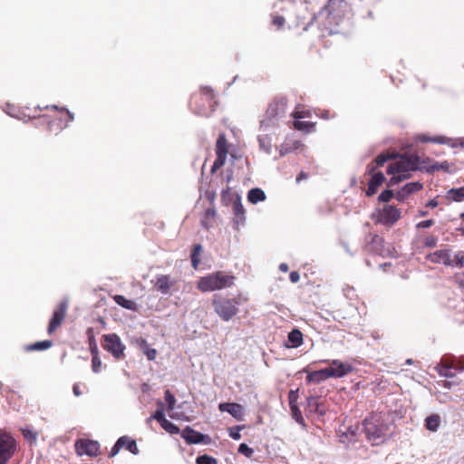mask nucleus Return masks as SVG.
I'll use <instances>...</instances> for the list:
<instances>
[{
  "label": "nucleus",
  "mask_w": 464,
  "mask_h": 464,
  "mask_svg": "<svg viewBox=\"0 0 464 464\" xmlns=\"http://www.w3.org/2000/svg\"><path fill=\"white\" fill-rule=\"evenodd\" d=\"M425 166H421V160L417 154L404 153L401 155L397 161L390 164L387 173L392 175L388 186H394L403 179L411 177V171L422 170Z\"/></svg>",
  "instance_id": "nucleus-1"
},
{
  "label": "nucleus",
  "mask_w": 464,
  "mask_h": 464,
  "mask_svg": "<svg viewBox=\"0 0 464 464\" xmlns=\"http://www.w3.org/2000/svg\"><path fill=\"white\" fill-rule=\"evenodd\" d=\"M248 298L238 294L234 298H227L222 295H214L212 306L215 313L225 322H228L239 313L238 305L246 303Z\"/></svg>",
  "instance_id": "nucleus-2"
},
{
  "label": "nucleus",
  "mask_w": 464,
  "mask_h": 464,
  "mask_svg": "<svg viewBox=\"0 0 464 464\" xmlns=\"http://www.w3.org/2000/svg\"><path fill=\"white\" fill-rule=\"evenodd\" d=\"M236 277L222 271L200 277L197 288L201 292H213L234 285Z\"/></svg>",
  "instance_id": "nucleus-3"
},
{
  "label": "nucleus",
  "mask_w": 464,
  "mask_h": 464,
  "mask_svg": "<svg viewBox=\"0 0 464 464\" xmlns=\"http://www.w3.org/2000/svg\"><path fill=\"white\" fill-rule=\"evenodd\" d=\"M36 110L42 111L43 108L37 106ZM46 110H53L56 111L59 114V117L53 120H51L47 122V130L50 132H53L54 134L60 133L63 129L67 128L69 123L74 120L73 113H72L65 107H58L56 105H46L44 107Z\"/></svg>",
  "instance_id": "nucleus-4"
},
{
  "label": "nucleus",
  "mask_w": 464,
  "mask_h": 464,
  "mask_svg": "<svg viewBox=\"0 0 464 464\" xmlns=\"http://www.w3.org/2000/svg\"><path fill=\"white\" fill-rule=\"evenodd\" d=\"M288 101L284 96L276 97L269 104L266 111L262 124H272L285 117Z\"/></svg>",
  "instance_id": "nucleus-5"
},
{
  "label": "nucleus",
  "mask_w": 464,
  "mask_h": 464,
  "mask_svg": "<svg viewBox=\"0 0 464 464\" xmlns=\"http://www.w3.org/2000/svg\"><path fill=\"white\" fill-rule=\"evenodd\" d=\"M215 95L213 91L208 87L200 89L199 93L193 94L190 100V107L193 111L201 116H208L206 103L212 106Z\"/></svg>",
  "instance_id": "nucleus-6"
},
{
  "label": "nucleus",
  "mask_w": 464,
  "mask_h": 464,
  "mask_svg": "<svg viewBox=\"0 0 464 464\" xmlns=\"http://www.w3.org/2000/svg\"><path fill=\"white\" fill-rule=\"evenodd\" d=\"M102 343L104 350L111 353L116 360L125 358V345L121 343L120 337L116 334H108L102 336Z\"/></svg>",
  "instance_id": "nucleus-7"
},
{
  "label": "nucleus",
  "mask_w": 464,
  "mask_h": 464,
  "mask_svg": "<svg viewBox=\"0 0 464 464\" xmlns=\"http://www.w3.org/2000/svg\"><path fill=\"white\" fill-rule=\"evenodd\" d=\"M215 151L217 157L211 168L212 173H215L225 165L227 154L229 153V144L225 133L218 135L216 141Z\"/></svg>",
  "instance_id": "nucleus-8"
},
{
  "label": "nucleus",
  "mask_w": 464,
  "mask_h": 464,
  "mask_svg": "<svg viewBox=\"0 0 464 464\" xmlns=\"http://www.w3.org/2000/svg\"><path fill=\"white\" fill-rule=\"evenodd\" d=\"M15 450V440L6 432H0V464H6Z\"/></svg>",
  "instance_id": "nucleus-9"
},
{
  "label": "nucleus",
  "mask_w": 464,
  "mask_h": 464,
  "mask_svg": "<svg viewBox=\"0 0 464 464\" xmlns=\"http://www.w3.org/2000/svg\"><path fill=\"white\" fill-rule=\"evenodd\" d=\"M74 446L79 456L97 457L100 454V444L96 440L80 439L76 440Z\"/></svg>",
  "instance_id": "nucleus-10"
},
{
  "label": "nucleus",
  "mask_w": 464,
  "mask_h": 464,
  "mask_svg": "<svg viewBox=\"0 0 464 464\" xmlns=\"http://www.w3.org/2000/svg\"><path fill=\"white\" fill-rule=\"evenodd\" d=\"M67 308L68 304L66 302H61L57 305L47 327L49 334H53L62 325L67 314Z\"/></svg>",
  "instance_id": "nucleus-11"
},
{
  "label": "nucleus",
  "mask_w": 464,
  "mask_h": 464,
  "mask_svg": "<svg viewBox=\"0 0 464 464\" xmlns=\"http://www.w3.org/2000/svg\"><path fill=\"white\" fill-rule=\"evenodd\" d=\"M377 422L374 417L365 419L363 421L364 432L369 440L375 441L385 435L384 428Z\"/></svg>",
  "instance_id": "nucleus-12"
},
{
  "label": "nucleus",
  "mask_w": 464,
  "mask_h": 464,
  "mask_svg": "<svg viewBox=\"0 0 464 464\" xmlns=\"http://www.w3.org/2000/svg\"><path fill=\"white\" fill-rule=\"evenodd\" d=\"M435 370L440 376L442 377H454L456 372V357L451 355H445L441 358L440 362L435 367Z\"/></svg>",
  "instance_id": "nucleus-13"
},
{
  "label": "nucleus",
  "mask_w": 464,
  "mask_h": 464,
  "mask_svg": "<svg viewBox=\"0 0 464 464\" xmlns=\"http://www.w3.org/2000/svg\"><path fill=\"white\" fill-rule=\"evenodd\" d=\"M401 218V211L393 206H384L382 210L379 211L377 222L391 226L397 222Z\"/></svg>",
  "instance_id": "nucleus-14"
},
{
  "label": "nucleus",
  "mask_w": 464,
  "mask_h": 464,
  "mask_svg": "<svg viewBox=\"0 0 464 464\" xmlns=\"http://www.w3.org/2000/svg\"><path fill=\"white\" fill-rule=\"evenodd\" d=\"M330 364L326 369L331 378H342L353 371L352 365L339 360H333Z\"/></svg>",
  "instance_id": "nucleus-15"
},
{
  "label": "nucleus",
  "mask_w": 464,
  "mask_h": 464,
  "mask_svg": "<svg viewBox=\"0 0 464 464\" xmlns=\"http://www.w3.org/2000/svg\"><path fill=\"white\" fill-rule=\"evenodd\" d=\"M369 175L371 176V179L368 181L366 196L372 197L377 192L378 188L385 181V177L383 173L381 171H374L373 173Z\"/></svg>",
  "instance_id": "nucleus-16"
},
{
  "label": "nucleus",
  "mask_w": 464,
  "mask_h": 464,
  "mask_svg": "<svg viewBox=\"0 0 464 464\" xmlns=\"http://www.w3.org/2000/svg\"><path fill=\"white\" fill-rule=\"evenodd\" d=\"M423 188L420 182H411L403 186L395 195L398 201H404L411 194L418 192Z\"/></svg>",
  "instance_id": "nucleus-17"
},
{
  "label": "nucleus",
  "mask_w": 464,
  "mask_h": 464,
  "mask_svg": "<svg viewBox=\"0 0 464 464\" xmlns=\"http://www.w3.org/2000/svg\"><path fill=\"white\" fill-rule=\"evenodd\" d=\"M175 285V280L169 275H160L157 276L154 287L163 295L169 294L170 288Z\"/></svg>",
  "instance_id": "nucleus-18"
},
{
  "label": "nucleus",
  "mask_w": 464,
  "mask_h": 464,
  "mask_svg": "<svg viewBox=\"0 0 464 464\" xmlns=\"http://www.w3.org/2000/svg\"><path fill=\"white\" fill-rule=\"evenodd\" d=\"M306 411L310 414H317L318 416H324L326 413L324 404L319 401L318 397L314 396L307 398Z\"/></svg>",
  "instance_id": "nucleus-19"
},
{
  "label": "nucleus",
  "mask_w": 464,
  "mask_h": 464,
  "mask_svg": "<svg viewBox=\"0 0 464 464\" xmlns=\"http://www.w3.org/2000/svg\"><path fill=\"white\" fill-rule=\"evenodd\" d=\"M182 438L186 440L188 444H198L204 441L205 436L193 430L190 427H186L181 434Z\"/></svg>",
  "instance_id": "nucleus-20"
},
{
  "label": "nucleus",
  "mask_w": 464,
  "mask_h": 464,
  "mask_svg": "<svg viewBox=\"0 0 464 464\" xmlns=\"http://www.w3.org/2000/svg\"><path fill=\"white\" fill-rule=\"evenodd\" d=\"M395 158L393 153H382L376 157L374 160L370 162L366 167V174L373 173L378 167L383 166V164Z\"/></svg>",
  "instance_id": "nucleus-21"
},
{
  "label": "nucleus",
  "mask_w": 464,
  "mask_h": 464,
  "mask_svg": "<svg viewBox=\"0 0 464 464\" xmlns=\"http://www.w3.org/2000/svg\"><path fill=\"white\" fill-rule=\"evenodd\" d=\"M427 259L435 264L451 265L448 251L443 249L429 254Z\"/></svg>",
  "instance_id": "nucleus-22"
},
{
  "label": "nucleus",
  "mask_w": 464,
  "mask_h": 464,
  "mask_svg": "<svg viewBox=\"0 0 464 464\" xmlns=\"http://www.w3.org/2000/svg\"><path fill=\"white\" fill-rule=\"evenodd\" d=\"M331 378L326 368L308 372L306 376L307 382L320 383Z\"/></svg>",
  "instance_id": "nucleus-23"
},
{
  "label": "nucleus",
  "mask_w": 464,
  "mask_h": 464,
  "mask_svg": "<svg viewBox=\"0 0 464 464\" xmlns=\"http://www.w3.org/2000/svg\"><path fill=\"white\" fill-rule=\"evenodd\" d=\"M113 301L120 306L130 310V311H136L137 310V304L134 301L127 299L125 296L121 295H115L112 297Z\"/></svg>",
  "instance_id": "nucleus-24"
},
{
  "label": "nucleus",
  "mask_w": 464,
  "mask_h": 464,
  "mask_svg": "<svg viewBox=\"0 0 464 464\" xmlns=\"http://www.w3.org/2000/svg\"><path fill=\"white\" fill-rule=\"evenodd\" d=\"M446 198L450 201L461 202L464 200V187L450 188L446 193Z\"/></svg>",
  "instance_id": "nucleus-25"
},
{
  "label": "nucleus",
  "mask_w": 464,
  "mask_h": 464,
  "mask_svg": "<svg viewBox=\"0 0 464 464\" xmlns=\"http://www.w3.org/2000/svg\"><path fill=\"white\" fill-rule=\"evenodd\" d=\"M247 199L250 203L256 204L266 199V194L261 188H255L248 191Z\"/></svg>",
  "instance_id": "nucleus-26"
},
{
  "label": "nucleus",
  "mask_w": 464,
  "mask_h": 464,
  "mask_svg": "<svg viewBox=\"0 0 464 464\" xmlns=\"http://www.w3.org/2000/svg\"><path fill=\"white\" fill-rule=\"evenodd\" d=\"M233 211L237 224L243 223L245 221V208L239 198L234 201Z\"/></svg>",
  "instance_id": "nucleus-27"
},
{
  "label": "nucleus",
  "mask_w": 464,
  "mask_h": 464,
  "mask_svg": "<svg viewBox=\"0 0 464 464\" xmlns=\"http://www.w3.org/2000/svg\"><path fill=\"white\" fill-rule=\"evenodd\" d=\"M53 346V342L51 340H44L41 342H36L34 343L28 344L24 347L26 352L33 351H44L51 348Z\"/></svg>",
  "instance_id": "nucleus-28"
},
{
  "label": "nucleus",
  "mask_w": 464,
  "mask_h": 464,
  "mask_svg": "<svg viewBox=\"0 0 464 464\" xmlns=\"http://www.w3.org/2000/svg\"><path fill=\"white\" fill-rule=\"evenodd\" d=\"M440 425V417L438 414H431L425 419V427L430 431H436Z\"/></svg>",
  "instance_id": "nucleus-29"
},
{
  "label": "nucleus",
  "mask_w": 464,
  "mask_h": 464,
  "mask_svg": "<svg viewBox=\"0 0 464 464\" xmlns=\"http://www.w3.org/2000/svg\"><path fill=\"white\" fill-rule=\"evenodd\" d=\"M288 341L291 343L292 347H299L303 343V334L298 329H293L288 334Z\"/></svg>",
  "instance_id": "nucleus-30"
},
{
  "label": "nucleus",
  "mask_w": 464,
  "mask_h": 464,
  "mask_svg": "<svg viewBox=\"0 0 464 464\" xmlns=\"http://www.w3.org/2000/svg\"><path fill=\"white\" fill-rule=\"evenodd\" d=\"M120 440H123L122 448H125L127 450H129L132 454L137 455L139 453V449L137 447V443L133 439H131L128 436H122L120 438Z\"/></svg>",
  "instance_id": "nucleus-31"
},
{
  "label": "nucleus",
  "mask_w": 464,
  "mask_h": 464,
  "mask_svg": "<svg viewBox=\"0 0 464 464\" xmlns=\"http://www.w3.org/2000/svg\"><path fill=\"white\" fill-rule=\"evenodd\" d=\"M228 413L233 416L236 420H241L244 415V408L241 404L231 402Z\"/></svg>",
  "instance_id": "nucleus-32"
},
{
  "label": "nucleus",
  "mask_w": 464,
  "mask_h": 464,
  "mask_svg": "<svg viewBox=\"0 0 464 464\" xmlns=\"http://www.w3.org/2000/svg\"><path fill=\"white\" fill-rule=\"evenodd\" d=\"M202 252V246L201 245H196L194 246L193 247V250H192V253H191V264H192V266L197 269L198 265H199V255L201 254Z\"/></svg>",
  "instance_id": "nucleus-33"
},
{
  "label": "nucleus",
  "mask_w": 464,
  "mask_h": 464,
  "mask_svg": "<svg viewBox=\"0 0 464 464\" xmlns=\"http://www.w3.org/2000/svg\"><path fill=\"white\" fill-rule=\"evenodd\" d=\"M314 123L310 121H294L295 129L298 130H304L306 132L312 131L314 129Z\"/></svg>",
  "instance_id": "nucleus-34"
},
{
  "label": "nucleus",
  "mask_w": 464,
  "mask_h": 464,
  "mask_svg": "<svg viewBox=\"0 0 464 464\" xmlns=\"http://www.w3.org/2000/svg\"><path fill=\"white\" fill-rule=\"evenodd\" d=\"M418 140L421 142H433V143H440L443 144L446 142V138L443 136H437V137H429L427 135H420L418 137Z\"/></svg>",
  "instance_id": "nucleus-35"
},
{
  "label": "nucleus",
  "mask_w": 464,
  "mask_h": 464,
  "mask_svg": "<svg viewBox=\"0 0 464 464\" xmlns=\"http://www.w3.org/2000/svg\"><path fill=\"white\" fill-rule=\"evenodd\" d=\"M216 210L215 208H208L205 212V218L202 220V226L208 229L210 227L209 219H214L216 217Z\"/></svg>",
  "instance_id": "nucleus-36"
},
{
  "label": "nucleus",
  "mask_w": 464,
  "mask_h": 464,
  "mask_svg": "<svg viewBox=\"0 0 464 464\" xmlns=\"http://www.w3.org/2000/svg\"><path fill=\"white\" fill-rule=\"evenodd\" d=\"M159 408L154 412V414L151 416L152 419L156 420L160 424L166 420L165 414H164V409H163V403L159 402Z\"/></svg>",
  "instance_id": "nucleus-37"
},
{
  "label": "nucleus",
  "mask_w": 464,
  "mask_h": 464,
  "mask_svg": "<svg viewBox=\"0 0 464 464\" xmlns=\"http://www.w3.org/2000/svg\"><path fill=\"white\" fill-rule=\"evenodd\" d=\"M197 464H218V460L208 455H200L196 459Z\"/></svg>",
  "instance_id": "nucleus-38"
},
{
  "label": "nucleus",
  "mask_w": 464,
  "mask_h": 464,
  "mask_svg": "<svg viewBox=\"0 0 464 464\" xmlns=\"http://www.w3.org/2000/svg\"><path fill=\"white\" fill-rule=\"evenodd\" d=\"M161 427L168 432L171 434H176L179 432V429L178 426L169 421L167 419L160 424Z\"/></svg>",
  "instance_id": "nucleus-39"
},
{
  "label": "nucleus",
  "mask_w": 464,
  "mask_h": 464,
  "mask_svg": "<svg viewBox=\"0 0 464 464\" xmlns=\"http://www.w3.org/2000/svg\"><path fill=\"white\" fill-rule=\"evenodd\" d=\"M165 401L168 404V411H172L175 408L176 399L169 390L165 392Z\"/></svg>",
  "instance_id": "nucleus-40"
},
{
  "label": "nucleus",
  "mask_w": 464,
  "mask_h": 464,
  "mask_svg": "<svg viewBox=\"0 0 464 464\" xmlns=\"http://www.w3.org/2000/svg\"><path fill=\"white\" fill-rule=\"evenodd\" d=\"M102 363L99 354L92 355V370L93 371V372H95V373L100 372L102 370Z\"/></svg>",
  "instance_id": "nucleus-41"
},
{
  "label": "nucleus",
  "mask_w": 464,
  "mask_h": 464,
  "mask_svg": "<svg viewBox=\"0 0 464 464\" xmlns=\"http://www.w3.org/2000/svg\"><path fill=\"white\" fill-rule=\"evenodd\" d=\"M144 353L150 361H152L156 358L157 351L156 349L150 348L145 340H142Z\"/></svg>",
  "instance_id": "nucleus-42"
},
{
  "label": "nucleus",
  "mask_w": 464,
  "mask_h": 464,
  "mask_svg": "<svg viewBox=\"0 0 464 464\" xmlns=\"http://www.w3.org/2000/svg\"><path fill=\"white\" fill-rule=\"evenodd\" d=\"M290 407H291V411H292V414H293L294 419L298 423H304V418L302 416V413H301L300 410L297 408V406L294 405L293 402L290 401Z\"/></svg>",
  "instance_id": "nucleus-43"
},
{
  "label": "nucleus",
  "mask_w": 464,
  "mask_h": 464,
  "mask_svg": "<svg viewBox=\"0 0 464 464\" xmlns=\"http://www.w3.org/2000/svg\"><path fill=\"white\" fill-rule=\"evenodd\" d=\"M429 161H430L429 159L421 160V166H425L426 167V168H423V169H425L427 172H430V173L440 170V163L435 162V163H433L431 165H428L427 163Z\"/></svg>",
  "instance_id": "nucleus-44"
},
{
  "label": "nucleus",
  "mask_w": 464,
  "mask_h": 464,
  "mask_svg": "<svg viewBox=\"0 0 464 464\" xmlns=\"http://www.w3.org/2000/svg\"><path fill=\"white\" fill-rule=\"evenodd\" d=\"M394 197V193L391 189L383 190L378 197L381 202H389Z\"/></svg>",
  "instance_id": "nucleus-45"
},
{
  "label": "nucleus",
  "mask_w": 464,
  "mask_h": 464,
  "mask_svg": "<svg viewBox=\"0 0 464 464\" xmlns=\"http://www.w3.org/2000/svg\"><path fill=\"white\" fill-rule=\"evenodd\" d=\"M244 426H235L233 428L229 429V436L236 440H238L241 439L240 431L243 430Z\"/></svg>",
  "instance_id": "nucleus-46"
},
{
  "label": "nucleus",
  "mask_w": 464,
  "mask_h": 464,
  "mask_svg": "<svg viewBox=\"0 0 464 464\" xmlns=\"http://www.w3.org/2000/svg\"><path fill=\"white\" fill-rule=\"evenodd\" d=\"M237 450L247 458H251L254 453L253 449L248 447L246 443L240 444Z\"/></svg>",
  "instance_id": "nucleus-47"
},
{
  "label": "nucleus",
  "mask_w": 464,
  "mask_h": 464,
  "mask_svg": "<svg viewBox=\"0 0 464 464\" xmlns=\"http://www.w3.org/2000/svg\"><path fill=\"white\" fill-rule=\"evenodd\" d=\"M89 344H90V352L92 356V355H98L99 354V349L95 341V338L93 336H91L89 338Z\"/></svg>",
  "instance_id": "nucleus-48"
},
{
  "label": "nucleus",
  "mask_w": 464,
  "mask_h": 464,
  "mask_svg": "<svg viewBox=\"0 0 464 464\" xmlns=\"http://www.w3.org/2000/svg\"><path fill=\"white\" fill-rule=\"evenodd\" d=\"M382 243H383V238L382 237H381L378 235H372V239H371V244L372 245L381 246V245H382ZM372 250L374 252H379L380 251V249L377 246L373 247Z\"/></svg>",
  "instance_id": "nucleus-49"
},
{
  "label": "nucleus",
  "mask_w": 464,
  "mask_h": 464,
  "mask_svg": "<svg viewBox=\"0 0 464 464\" xmlns=\"http://www.w3.org/2000/svg\"><path fill=\"white\" fill-rule=\"evenodd\" d=\"M122 442L123 440H121L120 438L112 447L111 450L110 451L109 457L112 458L115 455H117L121 449H122Z\"/></svg>",
  "instance_id": "nucleus-50"
},
{
  "label": "nucleus",
  "mask_w": 464,
  "mask_h": 464,
  "mask_svg": "<svg viewBox=\"0 0 464 464\" xmlns=\"http://www.w3.org/2000/svg\"><path fill=\"white\" fill-rule=\"evenodd\" d=\"M437 237L434 236H428L425 237L423 244L427 247H434L437 245Z\"/></svg>",
  "instance_id": "nucleus-51"
},
{
  "label": "nucleus",
  "mask_w": 464,
  "mask_h": 464,
  "mask_svg": "<svg viewBox=\"0 0 464 464\" xmlns=\"http://www.w3.org/2000/svg\"><path fill=\"white\" fill-rule=\"evenodd\" d=\"M453 264L459 267L464 266V252H459L455 256Z\"/></svg>",
  "instance_id": "nucleus-52"
},
{
  "label": "nucleus",
  "mask_w": 464,
  "mask_h": 464,
  "mask_svg": "<svg viewBox=\"0 0 464 464\" xmlns=\"http://www.w3.org/2000/svg\"><path fill=\"white\" fill-rule=\"evenodd\" d=\"M454 281L460 288L464 289V273L455 274Z\"/></svg>",
  "instance_id": "nucleus-53"
},
{
  "label": "nucleus",
  "mask_w": 464,
  "mask_h": 464,
  "mask_svg": "<svg viewBox=\"0 0 464 464\" xmlns=\"http://www.w3.org/2000/svg\"><path fill=\"white\" fill-rule=\"evenodd\" d=\"M435 221L433 219H427L424 221H420L416 225L417 228H428L433 226Z\"/></svg>",
  "instance_id": "nucleus-54"
},
{
  "label": "nucleus",
  "mask_w": 464,
  "mask_h": 464,
  "mask_svg": "<svg viewBox=\"0 0 464 464\" xmlns=\"http://www.w3.org/2000/svg\"><path fill=\"white\" fill-rule=\"evenodd\" d=\"M464 371V357L456 358V372Z\"/></svg>",
  "instance_id": "nucleus-55"
},
{
  "label": "nucleus",
  "mask_w": 464,
  "mask_h": 464,
  "mask_svg": "<svg viewBox=\"0 0 464 464\" xmlns=\"http://www.w3.org/2000/svg\"><path fill=\"white\" fill-rule=\"evenodd\" d=\"M289 279L292 283H297L300 280V275L297 271H292L289 275Z\"/></svg>",
  "instance_id": "nucleus-56"
},
{
  "label": "nucleus",
  "mask_w": 464,
  "mask_h": 464,
  "mask_svg": "<svg viewBox=\"0 0 464 464\" xmlns=\"http://www.w3.org/2000/svg\"><path fill=\"white\" fill-rule=\"evenodd\" d=\"M291 115L293 118L297 119V120L304 118L306 116L304 111H298V110H295V111H293Z\"/></svg>",
  "instance_id": "nucleus-57"
},
{
  "label": "nucleus",
  "mask_w": 464,
  "mask_h": 464,
  "mask_svg": "<svg viewBox=\"0 0 464 464\" xmlns=\"http://www.w3.org/2000/svg\"><path fill=\"white\" fill-rule=\"evenodd\" d=\"M231 402H223L218 405V409L220 411L228 412Z\"/></svg>",
  "instance_id": "nucleus-58"
},
{
  "label": "nucleus",
  "mask_w": 464,
  "mask_h": 464,
  "mask_svg": "<svg viewBox=\"0 0 464 464\" xmlns=\"http://www.w3.org/2000/svg\"><path fill=\"white\" fill-rule=\"evenodd\" d=\"M273 23L277 26H282L285 24V18L283 16H276Z\"/></svg>",
  "instance_id": "nucleus-59"
},
{
  "label": "nucleus",
  "mask_w": 464,
  "mask_h": 464,
  "mask_svg": "<svg viewBox=\"0 0 464 464\" xmlns=\"http://www.w3.org/2000/svg\"><path fill=\"white\" fill-rule=\"evenodd\" d=\"M438 205H439V202L437 201V199L433 198L427 202L426 207L434 208L438 207Z\"/></svg>",
  "instance_id": "nucleus-60"
},
{
  "label": "nucleus",
  "mask_w": 464,
  "mask_h": 464,
  "mask_svg": "<svg viewBox=\"0 0 464 464\" xmlns=\"http://www.w3.org/2000/svg\"><path fill=\"white\" fill-rule=\"evenodd\" d=\"M307 178L308 175L305 172L301 171L296 177V182L299 183L302 179H306Z\"/></svg>",
  "instance_id": "nucleus-61"
},
{
  "label": "nucleus",
  "mask_w": 464,
  "mask_h": 464,
  "mask_svg": "<svg viewBox=\"0 0 464 464\" xmlns=\"http://www.w3.org/2000/svg\"><path fill=\"white\" fill-rule=\"evenodd\" d=\"M72 392L75 396H80L82 394L79 384H74L72 387Z\"/></svg>",
  "instance_id": "nucleus-62"
},
{
  "label": "nucleus",
  "mask_w": 464,
  "mask_h": 464,
  "mask_svg": "<svg viewBox=\"0 0 464 464\" xmlns=\"http://www.w3.org/2000/svg\"><path fill=\"white\" fill-rule=\"evenodd\" d=\"M279 270L281 272L286 273L289 270V266L286 263H282L279 265Z\"/></svg>",
  "instance_id": "nucleus-63"
},
{
  "label": "nucleus",
  "mask_w": 464,
  "mask_h": 464,
  "mask_svg": "<svg viewBox=\"0 0 464 464\" xmlns=\"http://www.w3.org/2000/svg\"><path fill=\"white\" fill-rule=\"evenodd\" d=\"M449 168H450V165L447 161H443V162L440 163V169L448 170Z\"/></svg>",
  "instance_id": "nucleus-64"
}]
</instances>
